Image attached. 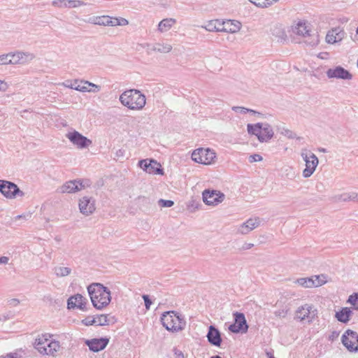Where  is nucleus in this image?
I'll return each mask as SVG.
<instances>
[{
  "label": "nucleus",
  "mask_w": 358,
  "mask_h": 358,
  "mask_svg": "<svg viewBox=\"0 0 358 358\" xmlns=\"http://www.w3.org/2000/svg\"><path fill=\"white\" fill-rule=\"evenodd\" d=\"M87 291L93 306L98 310L106 307L111 301L110 291L101 283L90 285Z\"/></svg>",
  "instance_id": "1"
},
{
  "label": "nucleus",
  "mask_w": 358,
  "mask_h": 358,
  "mask_svg": "<svg viewBox=\"0 0 358 358\" xmlns=\"http://www.w3.org/2000/svg\"><path fill=\"white\" fill-rule=\"evenodd\" d=\"M121 103L131 110H141L146 103L145 96L138 90H128L120 96Z\"/></svg>",
  "instance_id": "2"
},
{
  "label": "nucleus",
  "mask_w": 358,
  "mask_h": 358,
  "mask_svg": "<svg viewBox=\"0 0 358 358\" xmlns=\"http://www.w3.org/2000/svg\"><path fill=\"white\" fill-rule=\"evenodd\" d=\"M161 322L166 329L172 332L182 331L186 326L184 317L173 310L164 313L161 316Z\"/></svg>",
  "instance_id": "3"
},
{
  "label": "nucleus",
  "mask_w": 358,
  "mask_h": 358,
  "mask_svg": "<svg viewBox=\"0 0 358 358\" xmlns=\"http://www.w3.org/2000/svg\"><path fill=\"white\" fill-rule=\"evenodd\" d=\"M50 335L43 334L36 339L34 343L35 348L42 355L55 357L60 348V344L57 341H50Z\"/></svg>",
  "instance_id": "4"
},
{
  "label": "nucleus",
  "mask_w": 358,
  "mask_h": 358,
  "mask_svg": "<svg viewBox=\"0 0 358 358\" xmlns=\"http://www.w3.org/2000/svg\"><path fill=\"white\" fill-rule=\"evenodd\" d=\"M248 134L255 135L260 142H267L271 140L274 132L271 126L268 123L248 124L247 125Z\"/></svg>",
  "instance_id": "5"
},
{
  "label": "nucleus",
  "mask_w": 358,
  "mask_h": 358,
  "mask_svg": "<svg viewBox=\"0 0 358 358\" xmlns=\"http://www.w3.org/2000/svg\"><path fill=\"white\" fill-rule=\"evenodd\" d=\"M84 21L93 24L110 27L125 26L129 24V21L125 18L113 17L108 15L92 16Z\"/></svg>",
  "instance_id": "6"
},
{
  "label": "nucleus",
  "mask_w": 358,
  "mask_h": 358,
  "mask_svg": "<svg viewBox=\"0 0 358 358\" xmlns=\"http://www.w3.org/2000/svg\"><path fill=\"white\" fill-rule=\"evenodd\" d=\"M293 32L298 36H303L306 39L304 43L310 46L317 45L319 42L318 36L311 34V30L308 28L306 23L303 21H299L292 28Z\"/></svg>",
  "instance_id": "7"
},
{
  "label": "nucleus",
  "mask_w": 358,
  "mask_h": 358,
  "mask_svg": "<svg viewBox=\"0 0 358 358\" xmlns=\"http://www.w3.org/2000/svg\"><path fill=\"white\" fill-rule=\"evenodd\" d=\"M301 156L306 162V168L303 171V176L309 178L315 171L319 164V160L316 155L307 149H302Z\"/></svg>",
  "instance_id": "8"
},
{
  "label": "nucleus",
  "mask_w": 358,
  "mask_h": 358,
  "mask_svg": "<svg viewBox=\"0 0 358 358\" xmlns=\"http://www.w3.org/2000/svg\"><path fill=\"white\" fill-rule=\"evenodd\" d=\"M317 315V310L312 304L306 303L299 306L295 312V319L306 320L310 323Z\"/></svg>",
  "instance_id": "9"
},
{
  "label": "nucleus",
  "mask_w": 358,
  "mask_h": 358,
  "mask_svg": "<svg viewBox=\"0 0 358 358\" xmlns=\"http://www.w3.org/2000/svg\"><path fill=\"white\" fill-rule=\"evenodd\" d=\"M215 157V152L209 148H199L192 154L193 161L206 165L210 164Z\"/></svg>",
  "instance_id": "10"
},
{
  "label": "nucleus",
  "mask_w": 358,
  "mask_h": 358,
  "mask_svg": "<svg viewBox=\"0 0 358 358\" xmlns=\"http://www.w3.org/2000/svg\"><path fill=\"white\" fill-rule=\"evenodd\" d=\"M343 345L350 352L358 351V334L351 329L346 330L341 337Z\"/></svg>",
  "instance_id": "11"
},
{
  "label": "nucleus",
  "mask_w": 358,
  "mask_h": 358,
  "mask_svg": "<svg viewBox=\"0 0 358 358\" xmlns=\"http://www.w3.org/2000/svg\"><path fill=\"white\" fill-rule=\"evenodd\" d=\"M90 186L88 180H74L65 182L61 187L62 193H75Z\"/></svg>",
  "instance_id": "12"
},
{
  "label": "nucleus",
  "mask_w": 358,
  "mask_h": 358,
  "mask_svg": "<svg viewBox=\"0 0 358 358\" xmlns=\"http://www.w3.org/2000/svg\"><path fill=\"white\" fill-rule=\"evenodd\" d=\"M234 323L229 327V330L233 333H245L248 329V325L242 313L235 312L233 313Z\"/></svg>",
  "instance_id": "13"
},
{
  "label": "nucleus",
  "mask_w": 358,
  "mask_h": 358,
  "mask_svg": "<svg viewBox=\"0 0 358 358\" xmlns=\"http://www.w3.org/2000/svg\"><path fill=\"white\" fill-rule=\"evenodd\" d=\"M225 198V195L217 190L206 189L203 192V201L208 206H217L222 203Z\"/></svg>",
  "instance_id": "14"
},
{
  "label": "nucleus",
  "mask_w": 358,
  "mask_h": 358,
  "mask_svg": "<svg viewBox=\"0 0 358 358\" xmlns=\"http://www.w3.org/2000/svg\"><path fill=\"white\" fill-rule=\"evenodd\" d=\"M220 24L221 23L217 20H210L208 22L206 25L201 26V27L204 28L208 31H225L229 33H236L240 30L241 26V22H236L234 27L221 28Z\"/></svg>",
  "instance_id": "15"
},
{
  "label": "nucleus",
  "mask_w": 358,
  "mask_h": 358,
  "mask_svg": "<svg viewBox=\"0 0 358 358\" xmlns=\"http://www.w3.org/2000/svg\"><path fill=\"white\" fill-rule=\"evenodd\" d=\"M66 137L73 145H76L80 149L86 148L92 143L91 140L76 131L68 133Z\"/></svg>",
  "instance_id": "16"
},
{
  "label": "nucleus",
  "mask_w": 358,
  "mask_h": 358,
  "mask_svg": "<svg viewBox=\"0 0 358 358\" xmlns=\"http://www.w3.org/2000/svg\"><path fill=\"white\" fill-rule=\"evenodd\" d=\"M10 53V62L11 64H24L35 58L34 54L29 52L17 51Z\"/></svg>",
  "instance_id": "17"
},
{
  "label": "nucleus",
  "mask_w": 358,
  "mask_h": 358,
  "mask_svg": "<svg viewBox=\"0 0 358 358\" xmlns=\"http://www.w3.org/2000/svg\"><path fill=\"white\" fill-rule=\"evenodd\" d=\"M326 74L329 78L343 80H351L352 78V75L350 71L341 66H338L333 69H329L327 71Z\"/></svg>",
  "instance_id": "18"
},
{
  "label": "nucleus",
  "mask_w": 358,
  "mask_h": 358,
  "mask_svg": "<svg viewBox=\"0 0 358 358\" xmlns=\"http://www.w3.org/2000/svg\"><path fill=\"white\" fill-rule=\"evenodd\" d=\"M79 209L84 215L92 214L96 209L95 200L92 197L83 196L79 201Z\"/></svg>",
  "instance_id": "19"
},
{
  "label": "nucleus",
  "mask_w": 358,
  "mask_h": 358,
  "mask_svg": "<svg viewBox=\"0 0 358 358\" xmlns=\"http://www.w3.org/2000/svg\"><path fill=\"white\" fill-rule=\"evenodd\" d=\"M3 196L8 199H13L16 196H23L24 193L21 191L17 185L12 182L6 181L5 189L1 191Z\"/></svg>",
  "instance_id": "20"
},
{
  "label": "nucleus",
  "mask_w": 358,
  "mask_h": 358,
  "mask_svg": "<svg viewBox=\"0 0 358 358\" xmlns=\"http://www.w3.org/2000/svg\"><path fill=\"white\" fill-rule=\"evenodd\" d=\"M260 222L261 220L259 217H251L238 227L237 232L243 235L248 234L257 228L260 225Z\"/></svg>",
  "instance_id": "21"
},
{
  "label": "nucleus",
  "mask_w": 358,
  "mask_h": 358,
  "mask_svg": "<svg viewBox=\"0 0 358 358\" xmlns=\"http://www.w3.org/2000/svg\"><path fill=\"white\" fill-rule=\"evenodd\" d=\"M87 299L80 294H75L69 298L67 301L68 309L79 308L82 310H86Z\"/></svg>",
  "instance_id": "22"
},
{
  "label": "nucleus",
  "mask_w": 358,
  "mask_h": 358,
  "mask_svg": "<svg viewBox=\"0 0 358 358\" xmlns=\"http://www.w3.org/2000/svg\"><path fill=\"white\" fill-rule=\"evenodd\" d=\"M108 342V338H101L87 340L85 344L89 347L91 351L96 352L103 350L107 346Z\"/></svg>",
  "instance_id": "23"
},
{
  "label": "nucleus",
  "mask_w": 358,
  "mask_h": 358,
  "mask_svg": "<svg viewBox=\"0 0 358 358\" xmlns=\"http://www.w3.org/2000/svg\"><path fill=\"white\" fill-rule=\"evenodd\" d=\"M345 35V33L344 30L340 27H338L327 32L326 36V41L328 43L334 44L342 41Z\"/></svg>",
  "instance_id": "24"
},
{
  "label": "nucleus",
  "mask_w": 358,
  "mask_h": 358,
  "mask_svg": "<svg viewBox=\"0 0 358 358\" xmlns=\"http://www.w3.org/2000/svg\"><path fill=\"white\" fill-rule=\"evenodd\" d=\"M208 341L213 345L220 347L222 343L220 331L214 326L210 325L206 335Z\"/></svg>",
  "instance_id": "25"
},
{
  "label": "nucleus",
  "mask_w": 358,
  "mask_h": 358,
  "mask_svg": "<svg viewBox=\"0 0 358 358\" xmlns=\"http://www.w3.org/2000/svg\"><path fill=\"white\" fill-rule=\"evenodd\" d=\"M52 5L59 8H71L85 6L86 3L80 0H54L52 1Z\"/></svg>",
  "instance_id": "26"
},
{
  "label": "nucleus",
  "mask_w": 358,
  "mask_h": 358,
  "mask_svg": "<svg viewBox=\"0 0 358 358\" xmlns=\"http://www.w3.org/2000/svg\"><path fill=\"white\" fill-rule=\"evenodd\" d=\"M62 85L66 87L73 89L77 91L85 92H90L89 88L90 87V82L84 80H75L73 83H71V85H67L66 83H62Z\"/></svg>",
  "instance_id": "27"
},
{
  "label": "nucleus",
  "mask_w": 358,
  "mask_h": 358,
  "mask_svg": "<svg viewBox=\"0 0 358 358\" xmlns=\"http://www.w3.org/2000/svg\"><path fill=\"white\" fill-rule=\"evenodd\" d=\"M352 314V310L350 308L344 307L336 313L335 317L338 321L346 324L350 321Z\"/></svg>",
  "instance_id": "28"
},
{
  "label": "nucleus",
  "mask_w": 358,
  "mask_h": 358,
  "mask_svg": "<svg viewBox=\"0 0 358 358\" xmlns=\"http://www.w3.org/2000/svg\"><path fill=\"white\" fill-rule=\"evenodd\" d=\"M176 23V20L173 18H166L159 22L158 24V30L160 32H165L169 31L172 26Z\"/></svg>",
  "instance_id": "29"
},
{
  "label": "nucleus",
  "mask_w": 358,
  "mask_h": 358,
  "mask_svg": "<svg viewBox=\"0 0 358 358\" xmlns=\"http://www.w3.org/2000/svg\"><path fill=\"white\" fill-rule=\"evenodd\" d=\"M149 170L148 173L152 174L163 175L164 171L161 167V164L155 159H149Z\"/></svg>",
  "instance_id": "30"
},
{
  "label": "nucleus",
  "mask_w": 358,
  "mask_h": 358,
  "mask_svg": "<svg viewBox=\"0 0 358 358\" xmlns=\"http://www.w3.org/2000/svg\"><path fill=\"white\" fill-rule=\"evenodd\" d=\"M150 50L160 53H168L171 51L172 45L169 43H157L152 45Z\"/></svg>",
  "instance_id": "31"
},
{
  "label": "nucleus",
  "mask_w": 358,
  "mask_h": 358,
  "mask_svg": "<svg viewBox=\"0 0 358 358\" xmlns=\"http://www.w3.org/2000/svg\"><path fill=\"white\" fill-rule=\"evenodd\" d=\"M250 3L262 8L270 7L279 0H248Z\"/></svg>",
  "instance_id": "32"
},
{
  "label": "nucleus",
  "mask_w": 358,
  "mask_h": 358,
  "mask_svg": "<svg viewBox=\"0 0 358 358\" xmlns=\"http://www.w3.org/2000/svg\"><path fill=\"white\" fill-rule=\"evenodd\" d=\"M53 271L55 275L58 278L66 277L71 273V268L64 266H55Z\"/></svg>",
  "instance_id": "33"
},
{
  "label": "nucleus",
  "mask_w": 358,
  "mask_h": 358,
  "mask_svg": "<svg viewBox=\"0 0 358 358\" xmlns=\"http://www.w3.org/2000/svg\"><path fill=\"white\" fill-rule=\"evenodd\" d=\"M296 283L305 288H312L315 286L313 276L310 278H301L296 280Z\"/></svg>",
  "instance_id": "34"
},
{
  "label": "nucleus",
  "mask_w": 358,
  "mask_h": 358,
  "mask_svg": "<svg viewBox=\"0 0 358 358\" xmlns=\"http://www.w3.org/2000/svg\"><path fill=\"white\" fill-rule=\"evenodd\" d=\"M358 199V193H352V194H343L336 196L337 201H348Z\"/></svg>",
  "instance_id": "35"
},
{
  "label": "nucleus",
  "mask_w": 358,
  "mask_h": 358,
  "mask_svg": "<svg viewBox=\"0 0 358 358\" xmlns=\"http://www.w3.org/2000/svg\"><path fill=\"white\" fill-rule=\"evenodd\" d=\"M231 109H232V110H234L236 113H243V114L247 113H250L252 114L260 115V113H259V112H257L252 109H249V108H245L243 106H233L231 108Z\"/></svg>",
  "instance_id": "36"
},
{
  "label": "nucleus",
  "mask_w": 358,
  "mask_h": 358,
  "mask_svg": "<svg viewBox=\"0 0 358 358\" xmlns=\"http://www.w3.org/2000/svg\"><path fill=\"white\" fill-rule=\"evenodd\" d=\"M313 280H314V284H315V286H314V287L322 286L327 282L326 277L324 275H313Z\"/></svg>",
  "instance_id": "37"
},
{
  "label": "nucleus",
  "mask_w": 358,
  "mask_h": 358,
  "mask_svg": "<svg viewBox=\"0 0 358 358\" xmlns=\"http://www.w3.org/2000/svg\"><path fill=\"white\" fill-rule=\"evenodd\" d=\"M95 324L99 326L108 325V318L106 315H100L94 318Z\"/></svg>",
  "instance_id": "38"
},
{
  "label": "nucleus",
  "mask_w": 358,
  "mask_h": 358,
  "mask_svg": "<svg viewBox=\"0 0 358 358\" xmlns=\"http://www.w3.org/2000/svg\"><path fill=\"white\" fill-rule=\"evenodd\" d=\"M347 302L352 305L354 306V309L358 310V294L355 293L350 295Z\"/></svg>",
  "instance_id": "39"
},
{
  "label": "nucleus",
  "mask_w": 358,
  "mask_h": 358,
  "mask_svg": "<svg viewBox=\"0 0 358 358\" xmlns=\"http://www.w3.org/2000/svg\"><path fill=\"white\" fill-rule=\"evenodd\" d=\"M10 52L0 55V65L11 64L9 59L10 58Z\"/></svg>",
  "instance_id": "40"
},
{
  "label": "nucleus",
  "mask_w": 358,
  "mask_h": 358,
  "mask_svg": "<svg viewBox=\"0 0 358 358\" xmlns=\"http://www.w3.org/2000/svg\"><path fill=\"white\" fill-rule=\"evenodd\" d=\"M159 206L162 208H169L173 206L174 202L171 200L159 199L158 201Z\"/></svg>",
  "instance_id": "41"
},
{
  "label": "nucleus",
  "mask_w": 358,
  "mask_h": 358,
  "mask_svg": "<svg viewBox=\"0 0 358 358\" xmlns=\"http://www.w3.org/2000/svg\"><path fill=\"white\" fill-rule=\"evenodd\" d=\"M20 352L16 351L14 352L8 353L4 356H1L0 358H22Z\"/></svg>",
  "instance_id": "42"
},
{
  "label": "nucleus",
  "mask_w": 358,
  "mask_h": 358,
  "mask_svg": "<svg viewBox=\"0 0 358 358\" xmlns=\"http://www.w3.org/2000/svg\"><path fill=\"white\" fill-rule=\"evenodd\" d=\"M236 22H239L236 20H227L226 22H223L222 23L220 24V26H221V28H225V27H234L236 25Z\"/></svg>",
  "instance_id": "43"
},
{
  "label": "nucleus",
  "mask_w": 358,
  "mask_h": 358,
  "mask_svg": "<svg viewBox=\"0 0 358 358\" xmlns=\"http://www.w3.org/2000/svg\"><path fill=\"white\" fill-rule=\"evenodd\" d=\"M148 159H142L140 160L138 162V166L144 171H145L148 173V171L149 170V165H148Z\"/></svg>",
  "instance_id": "44"
},
{
  "label": "nucleus",
  "mask_w": 358,
  "mask_h": 358,
  "mask_svg": "<svg viewBox=\"0 0 358 358\" xmlns=\"http://www.w3.org/2000/svg\"><path fill=\"white\" fill-rule=\"evenodd\" d=\"M263 158L259 154H254L249 157V162L250 163L256 162H261L262 161Z\"/></svg>",
  "instance_id": "45"
},
{
  "label": "nucleus",
  "mask_w": 358,
  "mask_h": 358,
  "mask_svg": "<svg viewBox=\"0 0 358 358\" xmlns=\"http://www.w3.org/2000/svg\"><path fill=\"white\" fill-rule=\"evenodd\" d=\"M143 299L144 300V303H145V306L147 310H149L150 308V306L152 304V301L151 299H150L149 296L148 295H143Z\"/></svg>",
  "instance_id": "46"
},
{
  "label": "nucleus",
  "mask_w": 358,
  "mask_h": 358,
  "mask_svg": "<svg viewBox=\"0 0 358 358\" xmlns=\"http://www.w3.org/2000/svg\"><path fill=\"white\" fill-rule=\"evenodd\" d=\"M101 90V86L94 84L92 83H90V87L89 88L90 92H98Z\"/></svg>",
  "instance_id": "47"
},
{
  "label": "nucleus",
  "mask_w": 358,
  "mask_h": 358,
  "mask_svg": "<svg viewBox=\"0 0 358 358\" xmlns=\"http://www.w3.org/2000/svg\"><path fill=\"white\" fill-rule=\"evenodd\" d=\"M287 310H286L285 309L278 310L274 312L275 315L276 317H285L287 315Z\"/></svg>",
  "instance_id": "48"
},
{
  "label": "nucleus",
  "mask_w": 358,
  "mask_h": 358,
  "mask_svg": "<svg viewBox=\"0 0 358 358\" xmlns=\"http://www.w3.org/2000/svg\"><path fill=\"white\" fill-rule=\"evenodd\" d=\"M83 323L87 326L95 324L94 318L87 317L83 320Z\"/></svg>",
  "instance_id": "49"
},
{
  "label": "nucleus",
  "mask_w": 358,
  "mask_h": 358,
  "mask_svg": "<svg viewBox=\"0 0 358 358\" xmlns=\"http://www.w3.org/2000/svg\"><path fill=\"white\" fill-rule=\"evenodd\" d=\"M173 352L176 358H185L184 353L181 350H178L177 348L173 349Z\"/></svg>",
  "instance_id": "50"
},
{
  "label": "nucleus",
  "mask_w": 358,
  "mask_h": 358,
  "mask_svg": "<svg viewBox=\"0 0 358 358\" xmlns=\"http://www.w3.org/2000/svg\"><path fill=\"white\" fill-rule=\"evenodd\" d=\"M283 134L287 136L289 138H294L296 137V134L289 129L285 130Z\"/></svg>",
  "instance_id": "51"
},
{
  "label": "nucleus",
  "mask_w": 358,
  "mask_h": 358,
  "mask_svg": "<svg viewBox=\"0 0 358 358\" xmlns=\"http://www.w3.org/2000/svg\"><path fill=\"white\" fill-rule=\"evenodd\" d=\"M9 261V258L8 257H0V264H6Z\"/></svg>",
  "instance_id": "52"
},
{
  "label": "nucleus",
  "mask_w": 358,
  "mask_h": 358,
  "mask_svg": "<svg viewBox=\"0 0 358 358\" xmlns=\"http://www.w3.org/2000/svg\"><path fill=\"white\" fill-rule=\"evenodd\" d=\"M254 246V244L253 243H245L243 245V250H249L250 248H252V247Z\"/></svg>",
  "instance_id": "53"
},
{
  "label": "nucleus",
  "mask_w": 358,
  "mask_h": 358,
  "mask_svg": "<svg viewBox=\"0 0 358 358\" xmlns=\"http://www.w3.org/2000/svg\"><path fill=\"white\" fill-rule=\"evenodd\" d=\"M19 303H20V301L18 299H12L10 301V304L13 305L14 306H17Z\"/></svg>",
  "instance_id": "54"
},
{
  "label": "nucleus",
  "mask_w": 358,
  "mask_h": 358,
  "mask_svg": "<svg viewBox=\"0 0 358 358\" xmlns=\"http://www.w3.org/2000/svg\"><path fill=\"white\" fill-rule=\"evenodd\" d=\"M339 334L337 331H333L331 335L329 336V339L331 341H334L335 338H337Z\"/></svg>",
  "instance_id": "55"
},
{
  "label": "nucleus",
  "mask_w": 358,
  "mask_h": 358,
  "mask_svg": "<svg viewBox=\"0 0 358 358\" xmlns=\"http://www.w3.org/2000/svg\"><path fill=\"white\" fill-rule=\"evenodd\" d=\"M6 180H0V192L5 189V183Z\"/></svg>",
  "instance_id": "56"
},
{
  "label": "nucleus",
  "mask_w": 358,
  "mask_h": 358,
  "mask_svg": "<svg viewBox=\"0 0 358 358\" xmlns=\"http://www.w3.org/2000/svg\"><path fill=\"white\" fill-rule=\"evenodd\" d=\"M319 150L320 152H326V149L325 148H320Z\"/></svg>",
  "instance_id": "57"
},
{
  "label": "nucleus",
  "mask_w": 358,
  "mask_h": 358,
  "mask_svg": "<svg viewBox=\"0 0 358 358\" xmlns=\"http://www.w3.org/2000/svg\"><path fill=\"white\" fill-rule=\"evenodd\" d=\"M210 358H222V357H220V356H219V355H215V356H213V357H211Z\"/></svg>",
  "instance_id": "58"
},
{
  "label": "nucleus",
  "mask_w": 358,
  "mask_h": 358,
  "mask_svg": "<svg viewBox=\"0 0 358 358\" xmlns=\"http://www.w3.org/2000/svg\"><path fill=\"white\" fill-rule=\"evenodd\" d=\"M150 46H151V45H150V44H149V43H146V44L144 45V47H150Z\"/></svg>",
  "instance_id": "59"
},
{
  "label": "nucleus",
  "mask_w": 358,
  "mask_h": 358,
  "mask_svg": "<svg viewBox=\"0 0 358 358\" xmlns=\"http://www.w3.org/2000/svg\"><path fill=\"white\" fill-rule=\"evenodd\" d=\"M22 217V215H17V216L16 217V219H20V218H21Z\"/></svg>",
  "instance_id": "60"
},
{
  "label": "nucleus",
  "mask_w": 358,
  "mask_h": 358,
  "mask_svg": "<svg viewBox=\"0 0 358 358\" xmlns=\"http://www.w3.org/2000/svg\"><path fill=\"white\" fill-rule=\"evenodd\" d=\"M356 34H358V27L357 28Z\"/></svg>",
  "instance_id": "61"
},
{
  "label": "nucleus",
  "mask_w": 358,
  "mask_h": 358,
  "mask_svg": "<svg viewBox=\"0 0 358 358\" xmlns=\"http://www.w3.org/2000/svg\"><path fill=\"white\" fill-rule=\"evenodd\" d=\"M69 81H66V83H65L67 85H70L69 83H68Z\"/></svg>",
  "instance_id": "62"
},
{
  "label": "nucleus",
  "mask_w": 358,
  "mask_h": 358,
  "mask_svg": "<svg viewBox=\"0 0 358 358\" xmlns=\"http://www.w3.org/2000/svg\"><path fill=\"white\" fill-rule=\"evenodd\" d=\"M271 358H274V357H271Z\"/></svg>",
  "instance_id": "63"
}]
</instances>
